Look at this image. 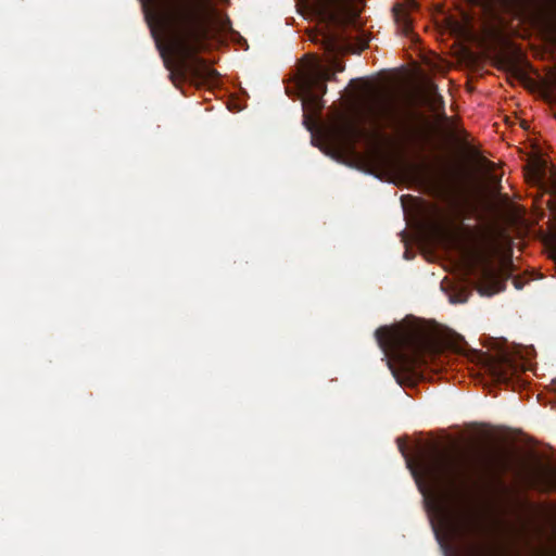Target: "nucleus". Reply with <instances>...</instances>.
Here are the masks:
<instances>
[{
	"mask_svg": "<svg viewBox=\"0 0 556 556\" xmlns=\"http://www.w3.org/2000/svg\"><path fill=\"white\" fill-rule=\"evenodd\" d=\"M142 8L166 64V53L184 61L201 49L213 14L210 0H142Z\"/></svg>",
	"mask_w": 556,
	"mask_h": 556,
	"instance_id": "1",
	"label": "nucleus"
},
{
	"mask_svg": "<svg viewBox=\"0 0 556 556\" xmlns=\"http://www.w3.org/2000/svg\"><path fill=\"white\" fill-rule=\"evenodd\" d=\"M376 339L389 357L388 366L393 372H413L426 363L425 352L430 346L427 333L417 326L397 325L381 327L376 331Z\"/></svg>",
	"mask_w": 556,
	"mask_h": 556,
	"instance_id": "2",
	"label": "nucleus"
},
{
	"mask_svg": "<svg viewBox=\"0 0 556 556\" xmlns=\"http://www.w3.org/2000/svg\"><path fill=\"white\" fill-rule=\"evenodd\" d=\"M329 66L324 65L318 60L311 61L300 73L298 77V87L302 98V106L305 113L304 123H307V114H315L324 106L323 96L327 92L326 81L334 79V74L330 73L333 68L336 72H342L344 66L332 56Z\"/></svg>",
	"mask_w": 556,
	"mask_h": 556,
	"instance_id": "3",
	"label": "nucleus"
},
{
	"mask_svg": "<svg viewBox=\"0 0 556 556\" xmlns=\"http://www.w3.org/2000/svg\"><path fill=\"white\" fill-rule=\"evenodd\" d=\"M425 480L429 491L453 489L467 482L470 468L462 456L444 454L437 456L425 467Z\"/></svg>",
	"mask_w": 556,
	"mask_h": 556,
	"instance_id": "4",
	"label": "nucleus"
},
{
	"mask_svg": "<svg viewBox=\"0 0 556 556\" xmlns=\"http://www.w3.org/2000/svg\"><path fill=\"white\" fill-rule=\"evenodd\" d=\"M305 5L320 22L344 25L356 23L363 0H307Z\"/></svg>",
	"mask_w": 556,
	"mask_h": 556,
	"instance_id": "5",
	"label": "nucleus"
},
{
	"mask_svg": "<svg viewBox=\"0 0 556 556\" xmlns=\"http://www.w3.org/2000/svg\"><path fill=\"white\" fill-rule=\"evenodd\" d=\"M470 281L481 295L491 296L504 289L501 271L486 258H478L468 269Z\"/></svg>",
	"mask_w": 556,
	"mask_h": 556,
	"instance_id": "6",
	"label": "nucleus"
},
{
	"mask_svg": "<svg viewBox=\"0 0 556 556\" xmlns=\"http://www.w3.org/2000/svg\"><path fill=\"white\" fill-rule=\"evenodd\" d=\"M367 114L378 129L392 124L396 118V104L388 96L378 94L367 104Z\"/></svg>",
	"mask_w": 556,
	"mask_h": 556,
	"instance_id": "7",
	"label": "nucleus"
},
{
	"mask_svg": "<svg viewBox=\"0 0 556 556\" xmlns=\"http://www.w3.org/2000/svg\"><path fill=\"white\" fill-rule=\"evenodd\" d=\"M333 131L337 132L345 142L354 143L366 136L365 129H363L357 123L349 116H339L333 125Z\"/></svg>",
	"mask_w": 556,
	"mask_h": 556,
	"instance_id": "8",
	"label": "nucleus"
},
{
	"mask_svg": "<svg viewBox=\"0 0 556 556\" xmlns=\"http://www.w3.org/2000/svg\"><path fill=\"white\" fill-rule=\"evenodd\" d=\"M416 7L417 3L415 0H405V2L395 3L392 8L394 18L399 24H402L404 31H407L410 27L412 20L409 17V11Z\"/></svg>",
	"mask_w": 556,
	"mask_h": 556,
	"instance_id": "9",
	"label": "nucleus"
},
{
	"mask_svg": "<svg viewBox=\"0 0 556 556\" xmlns=\"http://www.w3.org/2000/svg\"><path fill=\"white\" fill-rule=\"evenodd\" d=\"M323 45L328 52L341 53L352 51V48L342 36L337 35H323Z\"/></svg>",
	"mask_w": 556,
	"mask_h": 556,
	"instance_id": "10",
	"label": "nucleus"
},
{
	"mask_svg": "<svg viewBox=\"0 0 556 556\" xmlns=\"http://www.w3.org/2000/svg\"><path fill=\"white\" fill-rule=\"evenodd\" d=\"M468 556H497L492 546L485 543H472L468 546Z\"/></svg>",
	"mask_w": 556,
	"mask_h": 556,
	"instance_id": "11",
	"label": "nucleus"
},
{
	"mask_svg": "<svg viewBox=\"0 0 556 556\" xmlns=\"http://www.w3.org/2000/svg\"><path fill=\"white\" fill-rule=\"evenodd\" d=\"M205 78L207 79H212L216 76V71L213 70V68H210V67H204L203 68V74H202Z\"/></svg>",
	"mask_w": 556,
	"mask_h": 556,
	"instance_id": "12",
	"label": "nucleus"
},
{
	"mask_svg": "<svg viewBox=\"0 0 556 556\" xmlns=\"http://www.w3.org/2000/svg\"><path fill=\"white\" fill-rule=\"evenodd\" d=\"M466 518H467V520H466L467 525L465 527L468 528L469 530L476 529L477 528L476 521L472 520L471 517H466Z\"/></svg>",
	"mask_w": 556,
	"mask_h": 556,
	"instance_id": "13",
	"label": "nucleus"
},
{
	"mask_svg": "<svg viewBox=\"0 0 556 556\" xmlns=\"http://www.w3.org/2000/svg\"><path fill=\"white\" fill-rule=\"evenodd\" d=\"M489 176H490L489 178H490V180H491L492 182H494V184H495V182L497 181V176H496L495 174L490 173V174H489Z\"/></svg>",
	"mask_w": 556,
	"mask_h": 556,
	"instance_id": "14",
	"label": "nucleus"
},
{
	"mask_svg": "<svg viewBox=\"0 0 556 556\" xmlns=\"http://www.w3.org/2000/svg\"><path fill=\"white\" fill-rule=\"evenodd\" d=\"M482 166L484 167V169H485L486 172H491V166H492V165H491L490 163L483 162Z\"/></svg>",
	"mask_w": 556,
	"mask_h": 556,
	"instance_id": "15",
	"label": "nucleus"
},
{
	"mask_svg": "<svg viewBox=\"0 0 556 556\" xmlns=\"http://www.w3.org/2000/svg\"><path fill=\"white\" fill-rule=\"evenodd\" d=\"M311 40L317 41L318 40V34H312L309 35Z\"/></svg>",
	"mask_w": 556,
	"mask_h": 556,
	"instance_id": "16",
	"label": "nucleus"
},
{
	"mask_svg": "<svg viewBox=\"0 0 556 556\" xmlns=\"http://www.w3.org/2000/svg\"><path fill=\"white\" fill-rule=\"evenodd\" d=\"M451 301L452 302H465L466 298H464V299L452 298Z\"/></svg>",
	"mask_w": 556,
	"mask_h": 556,
	"instance_id": "17",
	"label": "nucleus"
},
{
	"mask_svg": "<svg viewBox=\"0 0 556 556\" xmlns=\"http://www.w3.org/2000/svg\"><path fill=\"white\" fill-rule=\"evenodd\" d=\"M366 46H367V42H366V41L362 42V45H361V47H359V50L364 49Z\"/></svg>",
	"mask_w": 556,
	"mask_h": 556,
	"instance_id": "18",
	"label": "nucleus"
},
{
	"mask_svg": "<svg viewBox=\"0 0 556 556\" xmlns=\"http://www.w3.org/2000/svg\"><path fill=\"white\" fill-rule=\"evenodd\" d=\"M516 289H520L521 287L517 283V280H514Z\"/></svg>",
	"mask_w": 556,
	"mask_h": 556,
	"instance_id": "19",
	"label": "nucleus"
},
{
	"mask_svg": "<svg viewBox=\"0 0 556 556\" xmlns=\"http://www.w3.org/2000/svg\"><path fill=\"white\" fill-rule=\"evenodd\" d=\"M419 489H420V492H422V493L426 492L424 486L419 485Z\"/></svg>",
	"mask_w": 556,
	"mask_h": 556,
	"instance_id": "20",
	"label": "nucleus"
}]
</instances>
